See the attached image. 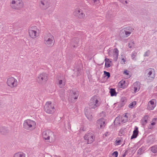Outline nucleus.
I'll return each mask as SVG.
<instances>
[{"label":"nucleus","instance_id":"nucleus-1","mask_svg":"<svg viewBox=\"0 0 157 157\" xmlns=\"http://www.w3.org/2000/svg\"><path fill=\"white\" fill-rule=\"evenodd\" d=\"M100 104L98 98L97 97L94 96L90 99L88 103L89 106L86 107L84 110L85 114L89 120H91L93 118L90 112V109H95L97 108L99 106Z\"/></svg>","mask_w":157,"mask_h":157},{"label":"nucleus","instance_id":"nucleus-2","mask_svg":"<svg viewBox=\"0 0 157 157\" xmlns=\"http://www.w3.org/2000/svg\"><path fill=\"white\" fill-rule=\"evenodd\" d=\"M43 139L46 142L53 143L56 140V136L53 133L50 131H44L42 134Z\"/></svg>","mask_w":157,"mask_h":157},{"label":"nucleus","instance_id":"nucleus-3","mask_svg":"<svg viewBox=\"0 0 157 157\" xmlns=\"http://www.w3.org/2000/svg\"><path fill=\"white\" fill-rule=\"evenodd\" d=\"M36 123L33 120L28 119L25 120L23 123V127L27 130H32L36 127Z\"/></svg>","mask_w":157,"mask_h":157},{"label":"nucleus","instance_id":"nucleus-4","mask_svg":"<svg viewBox=\"0 0 157 157\" xmlns=\"http://www.w3.org/2000/svg\"><path fill=\"white\" fill-rule=\"evenodd\" d=\"M10 6L13 9L19 10L24 7V4L22 0H12L10 3Z\"/></svg>","mask_w":157,"mask_h":157},{"label":"nucleus","instance_id":"nucleus-5","mask_svg":"<svg viewBox=\"0 0 157 157\" xmlns=\"http://www.w3.org/2000/svg\"><path fill=\"white\" fill-rule=\"evenodd\" d=\"M44 43L48 47H51L54 44V36L50 33L46 35L44 38Z\"/></svg>","mask_w":157,"mask_h":157},{"label":"nucleus","instance_id":"nucleus-6","mask_svg":"<svg viewBox=\"0 0 157 157\" xmlns=\"http://www.w3.org/2000/svg\"><path fill=\"white\" fill-rule=\"evenodd\" d=\"M44 109L45 112L48 114H52L55 111L54 105L51 101H48L46 103Z\"/></svg>","mask_w":157,"mask_h":157},{"label":"nucleus","instance_id":"nucleus-7","mask_svg":"<svg viewBox=\"0 0 157 157\" xmlns=\"http://www.w3.org/2000/svg\"><path fill=\"white\" fill-rule=\"evenodd\" d=\"M29 37L32 39H35L38 37L40 34V31L36 26H33L28 30Z\"/></svg>","mask_w":157,"mask_h":157},{"label":"nucleus","instance_id":"nucleus-8","mask_svg":"<svg viewBox=\"0 0 157 157\" xmlns=\"http://www.w3.org/2000/svg\"><path fill=\"white\" fill-rule=\"evenodd\" d=\"M6 84L9 87L13 88L16 87L18 84L17 80L13 77L8 78L6 81Z\"/></svg>","mask_w":157,"mask_h":157},{"label":"nucleus","instance_id":"nucleus-9","mask_svg":"<svg viewBox=\"0 0 157 157\" xmlns=\"http://www.w3.org/2000/svg\"><path fill=\"white\" fill-rule=\"evenodd\" d=\"M48 78V75L46 73L42 72L38 75L36 80L39 83H42L46 82Z\"/></svg>","mask_w":157,"mask_h":157},{"label":"nucleus","instance_id":"nucleus-10","mask_svg":"<svg viewBox=\"0 0 157 157\" xmlns=\"http://www.w3.org/2000/svg\"><path fill=\"white\" fill-rule=\"evenodd\" d=\"M83 138L85 142L88 144L92 143L95 140V137L91 132H88L85 134Z\"/></svg>","mask_w":157,"mask_h":157},{"label":"nucleus","instance_id":"nucleus-11","mask_svg":"<svg viewBox=\"0 0 157 157\" xmlns=\"http://www.w3.org/2000/svg\"><path fill=\"white\" fill-rule=\"evenodd\" d=\"M108 53L109 57L113 58L114 61L117 60L119 54V51L117 48L109 50Z\"/></svg>","mask_w":157,"mask_h":157},{"label":"nucleus","instance_id":"nucleus-12","mask_svg":"<svg viewBox=\"0 0 157 157\" xmlns=\"http://www.w3.org/2000/svg\"><path fill=\"white\" fill-rule=\"evenodd\" d=\"M79 93L78 91L76 89H72L70 91L69 100L70 101H73V100L77 99Z\"/></svg>","mask_w":157,"mask_h":157},{"label":"nucleus","instance_id":"nucleus-13","mask_svg":"<svg viewBox=\"0 0 157 157\" xmlns=\"http://www.w3.org/2000/svg\"><path fill=\"white\" fill-rule=\"evenodd\" d=\"M73 14L76 17L80 19H83L85 17V14L83 11L79 8L75 9L73 12Z\"/></svg>","mask_w":157,"mask_h":157},{"label":"nucleus","instance_id":"nucleus-14","mask_svg":"<svg viewBox=\"0 0 157 157\" xmlns=\"http://www.w3.org/2000/svg\"><path fill=\"white\" fill-rule=\"evenodd\" d=\"M146 72L149 80H152L155 78V73L154 69L149 68L146 70Z\"/></svg>","mask_w":157,"mask_h":157},{"label":"nucleus","instance_id":"nucleus-15","mask_svg":"<svg viewBox=\"0 0 157 157\" xmlns=\"http://www.w3.org/2000/svg\"><path fill=\"white\" fill-rule=\"evenodd\" d=\"M156 105V101L155 99H152L148 101L147 108L150 110H153L155 107Z\"/></svg>","mask_w":157,"mask_h":157},{"label":"nucleus","instance_id":"nucleus-16","mask_svg":"<svg viewBox=\"0 0 157 157\" xmlns=\"http://www.w3.org/2000/svg\"><path fill=\"white\" fill-rule=\"evenodd\" d=\"M41 6V7L43 9H47L50 5V2L49 0H41L40 1Z\"/></svg>","mask_w":157,"mask_h":157},{"label":"nucleus","instance_id":"nucleus-17","mask_svg":"<svg viewBox=\"0 0 157 157\" xmlns=\"http://www.w3.org/2000/svg\"><path fill=\"white\" fill-rule=\"evenodd\" d=\"M56 84L59 88H63L65 85L66 81L64 80L58 78L56 81Z\"/></svg>","mask_w":157,"mask_h":157},{"label":"nucleus","instance_id":"nucleus-18","mask_svg":"<svg viewBox=\"0 0 157 157\" xmlns=\"http://www.w3.org/2000/svg\"><path fill=\"white\" fill-rule=\"evenodd\" d=\"M97 123L98 127L100 129L104 128L105 126V121L103 119L98 120L97 121Z\"/></svg>","mask_w":157,"mask_h":157},{"label":"nucleus","instance_id":"nucleus-19","mask_svg":"<svg viewBox=\"0 0 157 157\" xmlns=\"http://www.w3.org/2000/svg\"><path fill=\"white\" fill-rule=\"evenodd\" d=\"M133 30V29L132 28L130 27H128L122 30L121 31L122 32H125V35L127 36H129Z\"/></svg>","mask_w":157,"mask_h":157},{"label":"nucleus","instance_id":"nucleus-20","mask_svg":"<svg viewBox=\"0 0 157 157\" xmlns=\"http://www.w3.org/2000/svg\"><path fill=\"white\" fill-rule=\"evenodd\" d=\"M128 85V82L124 80H121L118 83V86L119 87L123 89L127 87Z\"/></svg>","mask_w":157,"mask_h":157},{"label":"nucleus","instance_id":"nucleus-21","mask_svg":"<svg viewBox=\"0 0 157 157\" xmlns=\"http://www.w3.org/2000/svg\"><path fill=\"white\" fill-rule=\"evenodd\" d=\"M132 86L134 88L135 93H136L139 91L140 89V83L139 82H136L134 83Z\"/></svg>","mask_w":157,"mask_h":157},{"label":"nucleus","instance_id":"nucleus-22","mask_svg":"<svg viewBox=\"0 0 157 157\" xmlns=\"http://www.w3.org/2000/svg\"><path fill=\"white\" fill-rule=\"evenodd\" d=\"M127 114V113H125L122 117H121V121L122 123H125L128 121V118Z\"/></svg>","mask_w":157,"mask_h":157},{"label":"nucleus","instance_id":"nucleus-23","mask_svg":"<svg viewBox=\"0 0 157 157\" xmlns=\"http://www.w3.org/2000/svg\"><path fill=\"white\" fill-rule=\"evenodd\" d=\"M138 128L135 126V130L133 131V134L131 137V139L136 138L138 134Z\"/></svg>","mask_w":157,"mask_h":157},{"label":"nucleus","instance_id":"nucleus-24","mask_svg":"<svg viewBox=\"0 0 157 157\" xmlns=\"http://www.w3.org/2000/svg\"><path fill=\"white\" fill-rule=\"evenodd\" d=\"M105 67L106 68H109L111 66V61H110L108 58H105Z\"/></svg>","mask_w":157,"mask_h":157},{"label":"nucleus","instance_id":"nucleus-25","mask_svg":"<svg viewBox=\"0 0 157 157\" xmlns=\"http://www.w3.org/2000/svg\"><path fill=\"white\" fill-rule=\"evenodd\" d=\"M13 157H25V155L22 152H19L15 153Z\"/></svg>","mask_w":157,"mask_h":157},{"label":"nucleus","instance_id":"nucleus-26","mask_svg":"<svg viewBox=\"0 0 157 157\" xmlns=\"http://www.w3.org/2000/svg\"><path fill=\"white\" fill-rule=\"evenodd\" d=\"M149 117L148 116H145L141 120V123L142 124H146L147 123V120L148 119Z\"/></svg>","mask_w":157,"mask_h":157},{"label":"nucleus","instance_id":"nucleus-27","mask_svg":"<svg viewBox=\"0 0 157 157\" xmlns=\"http://www.w3.org/2000/svg\"><path fill=\"white\" fill-rule=\"evenodd\" d=\"M114 123L116 125H120L122 123L121 121V117H117L115 118Z\"/></svg>","mask_w":157,"mask_h":157},{"label":"nucleus","instance_id":"nucleus-28","mask_svg":"<svg viewBox=\"0 0 157 157\" xmlns=\"http://www.w3.org/2000/svg\"><path fill=\"white\" fill-rule=\"evenodd\" d=\"M109 92L110 94L112 96H116L117 93L116 91L114 89H110Z\"/></svg>","mask_w":157,"mask_h":157},{"label":"nucleus","instance_id":"nucleus-29","mask_svg":"<svg viewBox=\"0 0 157 157\" xmlns=\"http://www.w3.org/2000/svg\"><path fill=\"white\" fill-rule=\"evenodd\" d=\"M123 74L127 76V78H128L130 77V72L128 70H125L124 71Z\"/></svg>","mask_w":157,"mask_h":157},{"label":"nucleus","instance_id":"nucleus-30","mask_svg":"<svg viewBox=\"0 0 157 157\" xmlns=\"http://www.w3.org/2000/svg\"><path fill=\"white\" fill-rule=\"evenodd\" d=\"M136 104V102L135 101H134L130 103L128 105V107L130 108H132L135 106Z\"/></svg>","mask_w":157,"mask_h":157},{"label":"nucleus","instance_id":"nucleus-31","mask_svg":"<svg viewBox=\"0 0 157 157\" xmlns=\"http://www.w3.org/2000/svg\"><path fill=\"white\" fill-rule=\"evenodd\" d=\"M151 150L153 153H155L157 151V147L155 146L152 147Z\"/></svg>","mask_w":157,"mask_h":157},{"label":"nucleus","instance_id":"nucleus-32","mask_svg":"<svg viewBox=\"0 0 157 157\" xmlns=\"http://www.w3.org/2000/svg\"><path fill=\"white\" fill-rule=\"evenodd\" d=\"M118 152L117 151H114L112 154L113 157H117L118 155Z\"/></svg>","mask_w":157,"mask_h":157},{"label":"nucleus","instance_id":"nucleus-33","mask_svg":"<svg viewBox=\"0 0 157 157\" xmlns=\"http://www.w3.org/2000/svg\"><path fill=\"white\" fill-rule=\"evenodd\" d=\"M121 141L120 140H117L115 141V144L116 145H118L121 144Z\"/></svg>","mask_w":157,"mask_h":157},{"label":"nucleus","instance_id":"nucleus-34","mask_svg":"<svg viewBox=\"0 0 157 157\" xmlns=\"http://www.w3.org/2000/svg\"><path fill=\"white\" fill-rule=\"evenodd\" d=\"M156 118H153L152 121V122L151 123V125H154L156 124Z\"/></svg>","mask_w":157,"mask_h":157},{"label":"nucleus","instance_id":"nucleus-35","mask_svg":"<svg viewBox=\"0 0 157 157\" xmlns=\"http://www.w3.org/2000/svg\"><path fill=\"white\" fill-rule=\"evenodd\" d=\"M104 74L105 76H107L108 78H109L110 76V74L109 72H107L105 71H104Z\"/></svg>","mask_w":157,"mask_h":157},{"label":"nucleus","instance_id":"nucleus-36","mask_svg":"<svg viewBox=\"0 0 157 157\" xmlns=\"http://www.w3.org/2000/svg\"><path fill=\"white\" fill-rule=\"evenodd\" d=\"M134 43L133 41H132L128 44V46L129 48H131L134 46Z\"/></svg>","mask_w":157,"mask_h":157},{"label":"nucleus","instance_id":"nucleus-37","mask_svg":"<svg viewBox=\"0 0 157 157\" xmlns=\"http://www.w3.org/2000/svg\"><path fill=\"white\" fill-rule=\"evenodd\" d=\"M125 62L126 60L124 58H122L121 59V64H123L125 63Z\"/></svg>","mask_w":157,"mask_h":157},{"label":"nucleus","instance_id":"nucleus-38","mask_svg":"<svg viewBox=\"0 0 157 157\" xmlns=\"http://www.w3.org/2000/svg\"><path fill=\"white\" fill-rule=\"evenodd\" d=\"M150 54V52L149 51L146 52L145 53L144 55V56H148Z\"/></svg>","mask_w":157,"mask_h":157},{"label":"nucleus","instance_id":"nucleus-39","mask_svg":"<svg viewBox=\"0 0 157 157\" xmlns=\"http://www.w3.org/2000/svg\"><path fill=\"white\" fill-rule=\"evenodd\" d=\"M98 0H92V1L93 2H94V3H95L96 2H97Z\"/></svg>","mask_w":157,"mask_h":157},{"label":"nucleus","instance_id":"nucleus-40","mask_svg":"<svg viewBox=\"0 0 157 157\" xmlns=\"http://www.w3.org/2000/svg\"><path fill=\"white\" fill-rule=\"evenodd\" d=\"M134 56H135V55H134V54H132V57H133Z\"/></svg>","mask_w":157,"mask_h":157},{"label":"nucleus","instance_id":"nucleus-41","mask_svg":"<svg viewBox=\"0 0 157 157\" xmlns=\"http://www.w3.org/2000/svg\"><path fill=\"white\" fill-rule=\"evenodd\" d=\"M141 149H139V150H138V151H141Z\"/></svg>","mask_w":157,"mask_h":157},{"label":"nucleus","instance_id":"nucleus-42","mask_svg":"<svg viewBox=\"0 0 157 157\" xmlns=\"http://www.w3.org/2000/svg\"><path fill=\"white\" fill-rule=\"evenodd\" d=\"M152 128V127H150L149 128V129H151Z\"/></svg>","mask_w":157,"mask_h":157}]
</instances>
